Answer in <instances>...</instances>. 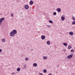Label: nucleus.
Returning a JSON list of instances; mask_svg holds the SVG:
<instances>
[{
    "mask_svg": "<svg viewBox=\"0 0 75 75\" xmlns=\"http://www.w3.org/2000/svg\"><path fill=\"white\" fill-rule=\"evenodd\" d=\"M73 54L71 53V54L68 56L67 58L68 59H69L72 58V57H73Z\"/></svg>",
    "mask_w": 75,
    "mask_h": 75,
    "instance_id": "nucleus-1",
    "label": "nucleus"
},
{
    "mask_svg": "<svg viewBox=\"0 0 75 75\" xmlns=\"http://www.w3.org/2000/svg\"><path fill=\"white\" fill-rule=\"evenodd\" d=\"M10 35L11 37H13V36L14 35V34L12 31L10 33Z\"/></svg>",
    "mask_w": 75,
    "mask_h": 75,
    "instance_id": "nucleus-2",
    "label": "nucleus"
},
{
    "mask_svg": "<svg viewBox=\"0 0 75 75\" xmlns=\"http://www.w3.org/2000/svg\"><path fill=\"white\" fill-rule=\"evenodd\" d=\"M41 38L42 40H44L45 39V36L44 35H42L41 36Z\"/></svg>",
    "mask_w": 75,
    "mask_h": 75,
    "instance_id": "nucleus-3",
    "label": "nucleus"
},
{
    "mask_svg": "<svg viewBox=\"0 0 75 75\" xmlns=\"http://www.w3.org/2000/svg\"><path fill=\"white\" fill-rule=\"evenodd\" d=\"M25 8L26 10H28L29 8V6L28 5H26L25 6Z\"/></svg>",
    "mask_w": 75,
    "mask_h": 75,
    "instance_id": "nucleus-4",
    "label": "nucleus"
},
{
    "mask_svg": "<svg viewBox=\"0 0 75 75\" xmlns=\"http://www.w3.org/2000/svg\"><path fill=\"white\" fill-rule=\"evenodd\" d=\"M12 32L14 33V34H16L17 33V30H13Z\"/></svg>",
    "mask_w": 75,
    "mask_h": 75,
    "instance_id": "nucleus-5",
    "label": "nucleus"
},
{
    "mask_svg": "<svg viewBox=\"0 0 75 75\" xmlns=\"http://www.w3.org/2000/svg\"><path fill=\"white\" fill-rule=\"evenodd\" d=\"M1 41L2 42H6V39L4 38H2L1 39Z\"/></svg>",
    "mask_w": 75,
    "mask_h": 75,
    "instance_id": "nucleus-6",
    "label": "nucleus"
},
{
    "mask_svg": "<svg viewBox=\"0 0 75 75\" xmlns=\"http://www.w3.org/2000/svg\"><path fill=\"white\" fill-rule=\"evenodd\" d=\"M69 34L70 35H74V33L72 32H69Z\"/></svg>",
    "mask_w": 75,
    "mask_h": 75,
    "instance_id": "nucleus-7",
    "label": "nucleus"
},
{
    "mask_svg": "<svg viewBox=\"0 0 75 75\" xmlns=\"http://www.w3.org/2000/svg\"><path fill=\"white\" fill-rule=\"evenodd\" d=\"M57 11H58V12H59V13L60 12H61V10L60 8H58L57 9Z\"/></svg>",
    "mask_w": 75,
    "mask_h": 75,
    "instance_id": "nucleus-8",
    "label": "nucleus"
},
{
    "mask_svg": "<svg viewBox=\"0 0 75 75\" xmlns=\"http://www.w3.org/2000/svg\"><path fill=\"white\" fill-rule=\"evenodd\" d=\"M50 43H51V42L50 41H47V45H50Z\"/></svg>",
    "mask_w": 75,
    "mask_h": 75,
    "instance_id": "nucleus-9",
    "label": "nucleus"
},
{
    "mask_svg": "<svg viewBox=\"0 0 75 75\" xmlns=\"http://www.w3.org/2000/svg\"><path fill=\"white\" fill-rule=\"evenodd\" d=\"M29 60V59L28 58V57H26L25 58V60L26 61H28V60Z\"/></svg>",
    "mask_w": 75,
    "mask_h": 75,
    "instance_id": "nucleus-10",
    "label": "nucleus"
},
{
    "mask_svg": "<svg viewBox=\"0 0 75 75\" xmlns=\"http://www.w3.org/2000/svg\"><path fill=\"white\" fill-rule=\"evenodd\" d=\"M30 5H33V1H31L30 2Z\"/></svg>",
    "mask_w": 75,
    "mask_h": 75,
    "instance_id": "nucleus-11",
    "label": "nucleus"
},
{
    "mask_svg": "<svg viewBox=\"0 0 75 75\" xmlns=\"http://www.w3.org/2000/svg\"><path fill=\"white\" fill-rule=\"evenodd\" d=\"M4 20V19H0V25H1V22L3 21Z\"/></svg>",
    "mask_w": 75,
    "mask_h": 75,
    "instance_id": "nucleus-12",
    "label": "nucleus"
},
{
    "mask_svg": "<svg viewBox=\"0 0 75 75\" xmlns=\"http://www.w3.org/2000/svg\"><path fill=\"white\" fill-rule=\"evenodd\" d=\"M33 65L34 66L33 67H35L37 66V64L36 63H34L33 64Z\"/></svg>",
    "mask_w": 75,
    "mask_h": 75,
    "instance_id": "nucleus-13",
    "label": "nucleus"
},
{
    "mask_svg": "<svg viewBox=\"0 0 75 75\" xmlns=\"http://www.w3.org/2000/svg\"><path fill=\"white\" fill-rule=\"evenodd\" d=\"M63 45H64V46H65V47H66V46L67 45V43L65 42H64L63 43Z\"/></svg>",
    "mask_w": 75,
    "mask_h": 75,
    "instance_id": "nucleus-14",
    "label": "nucleus"
},
{
    "mask_svg": "<svg viewBox=\"0 0 75 75\" xmlns=\"http://www.w3.org/2000/svg\"><path fill=\"white\" fill-rule=\"evenodd\" d=\"M47 58V57L46 56H44L43 57V59H46Z\"/></svg>",
    "mask_w": 75,
    "mask_h": 75,
    "instance_id": "nucleus-15",
    "label": "nucleus"
},
{
    "mask_svg": "<svg viewBox=\"0 0 75 75\" xmlns=\"http://www.w3.org/2000/svg\"><path fill=\"white\" fill-rule=\"evenodd\" d=\"M71 52H74L75 50L74 49H71L70 51Z\"/></svg>",
    "mask_w": 75,
    "mask_h": 75,
    "instance_id": "nucleus-16",
    "label": "nucleus"
},
{
    "mask_svg": "<svg viewBox=\"0 0 75 75\" xmlns=\"http://www.w3.org/2000/svg\"><path fill=\"white\" fill-rule=\"evenodd\" d=\"M71 48H72V47L71 46L68 45V49H69V50H70V49H71Z\"/></svg>",
    "mask_w": 75,
    "mask_h": 75,
    "instance_id": "nucleus-17",
    "label": "nucleus"
},
{
    "mask_svg": "<svg viewBox=\"0 0 75 75\" xmlns=\"http://www.w3.org/2000/svg\"><path fill=\"white\" fill-rule=\"evenodd\" d=\"M47 28H50V27H51V25H47Z\"/></svg>",
    "mask_w": 75,
    "mask_h": 75,
    "instance_id": "nucleus-18",
    "label": "nucleus"
},
{
    "mask_svg": "<svg viewBox=\"0 0 75 75\" xmlns=\"http://www.w3.org/2000/svg\"><path fill=\"white\" fill-rule=\"evenodd\" d=\"M17 71H20V68H18L17 69Z\"/></svg>",
    "mask_w": 75,
    "mask_h": 75,
    "instance_id": "nucleus-19",
    "label": "nucleus"
},
{
    "mask_svg": "<svg viewBox=\"0 0 75 75\" xmlns=\"http://www.w3.org/2000/svg\"><path fill=\"white\" fill-rule=\"evenodd\" d=\"M43 72L44 73H46L47 72V70L46 69L43 70Z\"/></svg>",
    "mask_w": 75,
    "mask_h": 75,
    "instance_id": "nucleus-20",
    "label": "nucleus"
},
{
    "mask_svg": "<svg viewBox=\"0 0 75 75\" xmlns=\"http://www.w3.org/2000/svg\"><path fill=\"white\" fill-rule=\"evenodd\" d=\"M11 74L12 75H16V73H14V72L11 73Z\"/></svg>",
    "mask_w": 75,
    "mask_h": 75,
    "instance_id": "nucleus-21",
    "label": "nucleus"
},
{
    "mask_svg": "<svg viewBox=\"0 0 75 75\" xmlns=\"http://www.w3.org/2000/svg\"><path fill=\"white\" fill-rule=\"evenodd\" d=\"M49 23H52V24L53 23V22H52V21L51 20H50L49 21Z\"/></svg>",
    "mask_w": 75,
    "mask_h": 75,
    "instance_id": "nucleus-22",
    "label": "nucleus"
},
{
    "mask_svg": "<svg viewBox=\"0 0 75 75\" xmlns=\"http://www.w3.org/2000/svg\"><path fill=\"white\" fill-rule=\"evenodd\" d=\"M72 24H73V25L75 24V21H73L72 22Z\"/></svg>",
    "mask_w": 75,
    "mask_h": 75,
    "instance_id": "nucleus-23",
    "label": "nucleus"
},
{
    "mask_svg": "<svg viewBox=\"0 0 75 75\" xmlns=\"http://www.w3.org/2000/svg\"><path fill=\"white\" fill-rule=\"evenodd\" d=\"M11 17H13L14 16V15H13V14H11Z\"/></svg>",
    "mask_w": 75,
    "mask_h": 75,
    "instance_id": "nucleus-24",
    "label": "nucleus"
},
{
    "mask_svg": "<svg viewBox=\"0 0 75 75\" xmlns=\"http://www.w3.org/2000/svg\"><path fill=\"white\" fill-rule=\"evenodd\" d=\"M61 19H65V18L63 16H62L61 17Z\"/></svg>",
    "mask_w": 75,
    "mask_h": 75,
    "instance_id": "nucleus-25",
    "label": "nucleus"
},
{
    "mask_svg": "<svg viewBox=\"0 0 75 75\" xmlns=\"http://www.w3.org/2000/svg\"><path fill=\"white\" fill-rule=\"evenodd\" d=\"M39 75H43V74L42 73H40Z\"/></svg>",
    "mask_w": 75,
    "mask_h": 75,
    "instance_id": "nucleus-26",
    "label": "nucleus"
},
{
    "mask_svg": "<svg viewBox=\"0 0 75 75\" xmlns=\"http://www.w3.org/2000/svg\"><path fill=\"white\" fill-rule=\"evenodd\" d=\"M54 15H56L57 14V13L56 12H54L53 13Z\"/></svg>",
    "mask_w": 75,
    "mask_h": 75,
    "instance_id": "nucleus-27",
    "label": "nucleus"
},
{
    "mask_svg": "<svg viewBox=\"0 0 75 75\" xmlns=\"http://www.w3.org/2000/svg\"><path fill=\"white\" fill-rule=\"evenodd\" d=\"M24 68H25V67H26V65H25L24 66Z\"/></svg>",
    "mask_w": 75,
    "mask_h": 75,
    "instance_id": "nucleus-28",
    "label": "nucleus"
},
{
    "mask_svg": "<svg viewBox=\"0 0 75 75\" xmlns=\"http://www.w3.org/2000/svg\"><path fill=\"white\" fill-rule=\"evenodd\" d=\"M1 51H2V50L1 49H0V52H1Z\"/></svg>",
    "mask_w": 75,
    "mask_h": 75,
    "instance_id": "nucleus-29",
    "label": "nucleus"
},
{
    "mask_svg": "<svg viewBox=\"0 0 75 75\" xmlns=\"http://www.w3.org/2000/svg\"><path fill=\"white\" fill-rule=\"evenodd\" d=\"M48 75H52V74H51V73H50Z\"/></svg>",
    "mask_w": 75,
    "mask_h": 75,
    "instance_id": "nucleus-30",
    "label": "nucleus"
},
{
    "mask_svg": "<svg viewBox=\"0 0 75 75\" xmlns=\"http://www.w3.org/2000/svg\"><path fill=\"white\" fill-rule=\"evenodd\" d=\"M72 19H75V17H73Z\"/></svg>",
    "mask_w": 75,
    "mask_h": 75,
    "instance_id": "nucleus-31",
    "label": "nucleus"
},
{
    "mask_svg": "<svg viewBox=\"0 0 75 75\" xmlns=\"http://www.w3.org/2000/svg\"><path fill=\"white\" fill-rule=\"evenodd\" d=\"M17 2H18V3L19 2V0H17Z\"/></svg>",
    "mask_w": 75,
    "mask_h": 75,
    "instance_id": "nucleus-32",
    "label": "nucleus"
},
{
    "mask_svg": "<svg viewBox=\"0 0 75 75\" xmlns=\"http://www.w3.org/2000/svg\"><path fill=\"white\" fill-rule=\"evenodd\" d=\"M0 19H4V18H0Z\"/></svg>",
    "mask_w": 75,
    "mask_h": 75,
    "instance_id": "nucleus-33",
    "label": "nucleus"
},
{
    "mask_svg": "<svg viewBox=\"0 0 75 75\" xmlns=\"http://www.w3.org/2000/svg\"><path fill=\"white\" fill-rule=\"evenodd\" d=\"M31 51H33V49H31Z\"/></svg>",
    "mask_w": 75,
    "mask_h": 75,
    "instance_id": "nucleus-34",
    "label": "nucleus"
},
{
    "mask_svg": "<svg viewBox=\"0 0 75 75\" xmlns=\"http://www.w3.org/2000/svg\"><path fill=\"white\" fill-rule=\"evenodd\" d=\"M62 21H64V19H62Z\"/></svg>",
    "mask_w": 75,
    "mask_h": 75,
    "instance_id": "nucleus-35",
    "label": "nucleus"
},
{
    "mask_svg": "<svg viewBox=\"0 0 75 75\" xmlns=\"http://www.w3.org/2000/svg\"><path fill=\"white\" fill-rule=\"evenodd\" d=\"M64 51L65 52V51H66V50H64Z\"/></svg>",
    "mask_w": 75,
    "mask_h": 75,
    "instance_id": "nucleus-36",
    "label": "nucleus"
},
{
    "mask_svg": "<svg viewBox=\"0 0 75 75\" xmlns=\"http://www.w3.org/2000/svg\"><path fill=\"white\" fill-rule=\"evenodd\" d=\"M73 75H75V74H73Z\"/></svg>",
    "mask_w": 75,
    "mask_h": 75,
    "instance_id": "nucleus-37",
    "label": "nucleus"
},
{
    "mask_svg": "<svg viewBox=\"0 0 75 75\" xmlns=\"http://www.w3.org/2000/svg\"><path fill=\"white\" fill-rule=\"evenodd\" d=\"M57 67H59V66L58 65L57 66Z\"/></svg>",
    "mask_w": 75,
    "mask_h": 75,
    "instance_id": "nucleus-38",
    "label": "nucleus"
},
{
    "mask_svg": "<svg viewBox=\"0 0 75 75\" xmlns=\"http://www.w3.org/2000/svg\"><path fill=\"white\" fill-rule=\"evenodd\" d=\"M73 20H75V19H73Z\"/></svg>",
    "mask_w": 75,
    "mask_h": 75,
    "instance_id": "nucleus-39",
    "label": "nucleus"
}]
</instances>
